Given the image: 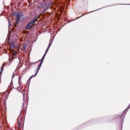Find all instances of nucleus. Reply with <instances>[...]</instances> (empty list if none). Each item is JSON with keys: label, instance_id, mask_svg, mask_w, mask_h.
Masks as SVG:
<instances>
[{"label": "nucleus", "instance_id": "1", "mask_svg": "<svg viewBox=\"0 0 130 130\" xmlns=\"http://www.w3.org/2000/svg\"><path fill=\"white\" fill-rule=\"evenodd\" d=\"M15 15L17 17V20L15 21V22L17 23L20 22L21 19L24 16L23 13L22 12H18L17 14L15 13Z\"/></svg>", "mask_w": 130, "mask_h": 130}, {"label": "nucleus", "instance_id": "2", "mask_svg": "<svg viewBox=\"0 0 130 130\" xmlns=\"http://www.w3.org/2000/svg\"><path fill=\"white\" fill-rule=\"evenodd\" d=\"M37 21V19L32 20L27 25L26 29L28 30H29L32 27L33 25Z\"/></svg>", "mask_w": 130, "mask_h": 130}, {"label": "nucleus", "instance_id": "3", "mask_svg": "<svg viewBox=\"0 0 130 130\" xmlns=\"http://www.w3.org/2000/svg\"><path fill=\"white\" fill-rule=\"evenodd\" d=\"M130 107V104L129 105L128 107L126 108V109H125V110H124L123 112H122V115L121 116H120L119 118H120V120L121 121H122V120L124 119V117L125 116V111L127 110V111L128 110V109Z\"/></svg>", "mask_w": 130, "mask_h": 130}, {"label": "nucleus", "instance_id": "4", "mask_svg": "<svg viewBox=\"0 0 130 130\" xmlns=\"http://www.w3.org/2000/svg\"><path fill=\"white\" fill-rule=\"evenodd\" d=\"M21 117L19 116L18 117V119L17 120V125L19 127H20L21 125Z\"/></svg>", "mask_w": 130, "mask_h": 130}, {"label": "nucleus", "instance_id": "5", "mask_svg": "<svg viewBox=\"0 0 130 130\" xmlns=\"http://www.w3.org/2000/svg\"><path fill=\"white\" fill-rule=\"evenodd\" d=\"M40 68V67H38V68H37V71H36V73L35 74V75L31 76L30 77L29 79L31 78L32 77H35L36 76Z\"/></svg>", "mask_w": 130, "mask_h": 130}, {"label": "nucleus", "instance_id": "6", "mask_svg": "<svg viewBox=\"0 0 130 130\" xmlns=\"http://www.w3.org/2000/svg\"><path fill=\"white\" fill-rule=\"evenodd\" d=\"M28 100L27 101L26 100L25 102L23 103V104L22 105V108H23L24 107H26L27 106L28 104Z\"/></svg>", "mask_w": 130, "mask_h": 130}, {"label": "nucleus", "instance_id": "7", "mask_svg": "<svg viewBox=\"0 0 130 130\" xmlns=\"http://www.w3.org/2000/svg\"><path fill=\"white\" fill-rule=\"evenodd\" d=\"M21 76H20V77H19V86L20 87V89L22 88V87H21Z\"/></svg>", "mask_w": 130, "mask_h": 130}, {"label": "nucleus", "instance_id": "8", "mask_svg": "<svg viewBox=\"0 0 130 130\" xmlns=\"http://www.w3.org/2000/svg\"><path fill=\"white\" fill-rule=\"evenodd\" d=\"M26 69H27L26 68H25V69H23L22 72V73L21 76H23L24 74L26 72Z\"/></svg>", "mask_w": 130, "mask_h": 130}, {"label": "nucleus", "instance_id": "9", "mask_svg": "<svg viewBox=\"0 0 130 130\" xmlns=\"http://www.w3.org/2000/svg\"><path fill=\"white\" fill-rule=\"evenodd\" d=\"M49 8V7L48 6L46 7L45 8H44L43 11H42V13H44L47 10V9H48Z\"/></svg>", "mask_w": 130, "mask_h": 130}, {"label": "nucleus", "instance_id": "10", "mask_svg": "<svg viewBox=\"0 0 130 130\" xmlns=\"http://www.w3.org/2000/svg\"><path fill=\"white\" fill-rule=\"evenodd\" d=\"M26 47V44H23L22 46V47L21 49L23 51H24Z\"/></svg>", "mask_w": 130, "mask_h": 130}, {"label": "nucleus", "instance_id": "11", "mask_svg": "<svg viewBox=\"0 0 130 130\" xmlns=\"http://www.w3.org/2000/svg\"><path fill=\"white\" fill-rule=\"evenodd\" d=\"M45 5L44 4L41 3L40 5V7H41L44 8L45 7Z\"/></svg>", "mask_w": 130, "mask_h": 130}, {"label": "nucleus", "instance_id": "12", "mask_svg": "<svg viewBox=\"0 0 130 130\" xmlns=\"http://www.w3.org/2000/svg\"><path fill=\"white\" fill-rule=\"evenodd\" d=\"M52 42V41H51V40L50 41V42L49 43V44H48V47H47V49L49 50L50 47V46H51V45Z\"/></svg>", "mask_w": 130, "mask_h": 130}, {"label": "nucleus", "instance_id": "13", "mask_svg": "<svg viewBox=\"0 0 130 130\" xmlns=\"http://www.w3.org/2000/svg\"><path fill=\"white\" fill-rule=\"evenodd\" d=\"M5 66V65L4 64H3L2 65V66L1 68V72L2 71V68H3V70H4V68Z\"/></svg>", "mask_w": 130, "mask_h": 130}, {"label": "nucleus", "instance_id": "14", "mask_svg": "<svg viewBox=\"0 0 130 130\" xmlns=\"http://www.w3.org/2000/svg\"><path fill=\"white\" fill-rule=\"evenodd\" d=\"M10 46H14V43L13 41H12L10 43Z\"/></svg>", "mask_w": 130, "mask_h": 130}, {"label": "nucleus", "instance_id": "15", "mask_svg": "<svg viewBox=\"0 0 130 130\" xmlns=\"http://www.w3.org/2000/svg\"><path fill=\"white\" fill-rule=\"evenodd\" d=\"M40 60H41V62L40 63L42 64L43 60L42 59H41V60H39L38 61H39Z\"/></svg>", "mask_w": 130, "mask_h": 130}, {"label": "nucleus", "instance_id": "16", "mask_svg": "<svg viewBox=\"0 0 130 130\" xmlns=\"http://www.w3.org/2000/svg\"><path fill=\"white\" fill-rule=\"evenodd\" d=\"M42 64V63H40V64L38 66V67L40 68Z\"/></svg>", "mask_w": 130, "mask_h": 130}, {"label": "nucleus", "instance_id": "17", "mask_svg": "<svg viewBox=\"0 0 130 130\" xmlns=\"http://www.w3.org/2000/svg\"><path fill=\"white\" fill-rule=\"evenodd\" d=\"M85 15V14L84 13V14H83V15H81L80 16V17H78L77 18V19H78V18H80V17H82V16L83 15Z\"/></svg>", "mask_w": 130, "mask_h": 130}, {"label": "nucleus", "instance_id": "18", "mask_svg": "<svg viewBox=\"0 0 130 130\" xmlns=\"http://www.w3.org/2000/svg\"><path fill=\"white\" fill-rule=\"evenodd\" d=\"M48 49L47 48L46 49V50L45 52L47 53V52L48 51Z\"/></svg>", "mask_w": 130, "mask_h": 130}, {"label": "nucleus", "instance_id": "19", "mask_svg": "<svg viewBox=\"0 0 130 130\" xmlns=\"http://www.w3.org/2000/svg\"><path fill=\"white\" fill-rule=\"evenodd\" d=\"M25 95V94H23V99L24 101V96Z\"/></svg>", "mask_w": 130, "mask_h": 130}, {"label": "nucleus", "instance_id": "20", "mask_svg": "<svg viewBox=\"0 0 130 130\" xmlns=\"http://www.w3.org/2000/svg\"><path fill=\"white\" fill-rule=\"evenodd\" d=\"M44 57H42V59H42V60H44Z\"/></svg>", "mask_w": 130, "mask_h": 130}, {"label": "nucleus", "instance_id": "21", "mask_svg": "<svg viewBox=\"0 0 130 130\" xmlns=\"http://www.w3.org/2000/svg\"><path fill=\"white\" fill-rule=\"evenodd\" d=\"M15 14L13 12L12 13V15H14V14L15 15Z\"/></svg>", "mask_w": 130, "mask_h": 130}, {"label": "nucleus", "instance_id": "22", "mask_svg": "<svg viewBox=\"0 0 130 130\" xmlns=\"http://www.w3.org/2000/svg\"><path fill=\"white\" fill-rule=\"evenodd\" d=\"M37 62H38V61L37 62H32V64H35V63H36Z\"/></svg>", "mask_w": 130, "mask_h": 130}, {"label": "nucleus", "instance_id": "23", "mask_svg": "<svg viewBox=\"0 0 130 130\" xmlns=\"http://www.w3.org/2000/svg\"><path fill=\"white\" fill-rule=\"evenodd\" d=\"M14 75H12V78H13V77H14Z\"/></svg>", "mask_w": 130, "mask_h": 130}, {"label": "nucleus", "instance_id": "24", "mask_svg": "<svg viewBox=\"0 0 130 130\" xmlns=\"http://www.w3.org/2000/svg\"><path fill=\"white\" fill-rule=\"evenodd\" d=\"M47 53H46V52H45V54H44V55H46V54Z\"/></svg>", "mask_w": 130, "mask_h": 130}, {"label": "nucleus", "instance_id": "25", "mask_svg": "<svg viewBox=\"0 0 130 130\" xmlns=\"http://www.w3.org/2000/svg\"><path fill=\"white\" fill-rule=\"evenodd\" d=\"M45 55H44L43 57H44L45 58Z\"/></svg>", "mask_w": 130, "mask_h": 130}, {"label": "nucleus", "instance_id": "26", "mask_svg": "<svg viewBox=\"0 0 130 130\" xmlns=\"http://www.w3.org/2000/svg\"><path fill=\"white\" fill-rule=\"evenodd\" d=\"M45 55H44L43 57H44L45 58Z\"/></svg>", "mask_w": 130, "mask_h": 130}, {"label": "nucleus", "instance_id": "27", "mask_svg": "<svg viewBox=\"0 0 130 130\" xmlns=\"http://www.w3.org/2000/svg\"><path fill=\"white\" fill-rule=\"evenodd\" d=\"M122 4V5H128V4Z\"/></svg>", "mask_w": 130, "mask_h": 130}, {"label": "nucleus", "instance_id": "28", "mask_svg": "<svg viewBox=\"0 0 130 130\" xmlns=\"http://www.w3.org/2000/svg\"><path fill=\"white\" fill-rule=\"evenodd\" d=\"M3 68H2V71H3Z\"/></svg>", "mask_w": 130, "mask_h": 130}, {"label": "nucleus", "instance_id": "29", "mask_svg": "<svg viewBox=\"0 0 130 130\" xmlns=\"http://www.w3.org/2000/svg\"><path fill=\"white\" fill-rule=\"evenodd\" d=\"M10 24L9 23V25Z\"/></svg>", "mask_w": 130, "mask_h": 130}, {"label": "nucleus", "instance_id": "30", "mask_svg": "<svg viewBox=\"0 0 130 130\" xmlns=\"http://www.w3.org/2000/svg\"><path fill=\"white\" fill-rule=\"evenodd\" d=\"M17 88H18V87H17Z\"/></svg>", "mask_w": 130, "mask_h": 130}]
</instances>
